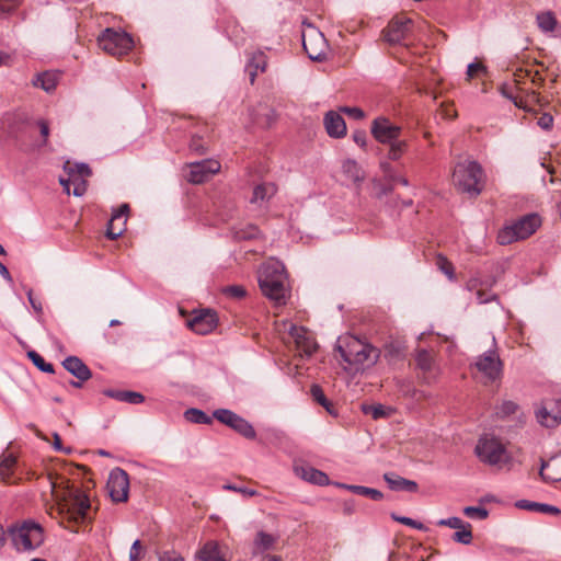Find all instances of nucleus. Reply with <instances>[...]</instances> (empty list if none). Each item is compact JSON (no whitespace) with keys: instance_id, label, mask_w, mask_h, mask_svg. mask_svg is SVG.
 <instances>
[{"instance_id":"obj_1","label":"nucleus","mask_w":561,"mask_h":561,"mask_svg":"<svg viewBox=\"0 0 561 561\" xmlns=\"http://www.w3.org/2000/svg\"><path fill=\"white\" fill-rule=\"evenodd\" d=\"M51 490L57 493V506L51 508L50 515L59 517L61 524L65 522L79 525L88 519V514L91 508L89 495L79 486L71 483L65 478L54 480L49 477Z\"/></svg>"},{"instance_id":"obj_2","label":"nucleus","mask_w":561,"mask_h":561,"mask_svg":"<svg viewBox=\"0 0 561 561\" xmlns=\"http://www.w3.org/2000/svg\"><path fill=\"white\" fill-rule=\"evenodd\" d=\"M334 351L345 363L343 369L351 374H357L374 366L380 356L377 347L354 335L339 337Z\"/></svg>"},{"instance_id":"obj_3","label":"nucleus","mask_w":561,"mask_h":561,"mask_svg":"<svg viewBox=\"0 0 561 561\" xmlns=\"http://www.w3.org/2000/svg\"><path fill=\"white\" fill-rule=\"evenodd\" d=\"M259 286L270 300L277 305L286 304L288 289L284 264L276 260L264 263L259 271Z\"/></svg>"},{"instance_id":"obj_4","label":"nucleus","mask_w":561,"mask_h":561,"mask_svg":"<svg viewBox=\"0 0 561 561\" xmlns=\"http://www.w3.org/2000/svg\"><path fill=\"white\" fill-rule=\"evenodd\" d=\"M9 134L20 150L30 151L35 147L47 145L49 125L45 119L25 121L12 126Z\"/></svg>"},{"instance_id":"obj_5","label":"nucleus","mask_w":561,"mask_h":561,"mask_svg":"<svg viewBox=\"0 0 561 561\" xmlns=\"http://www.w3.org/2000/svg\"><path fill=\"white\" fill-rule=\"evenodd\" d=\"M453 183L462 193L478 196L484 186L482 167L468 159L457 162L453 171Z\"/></svg>"},{"instance_id":"obj_6","label":"nucleus","mask_w":561,"mask_h":561,"mask_svg":"<svg viewBox=\"0 0 561 561\" xmlns=\"http://www.w3.org/2000/svg\"><path fill=\"white\" fill-rule=\"evenodd\" d=\"M540 226V217L537 214L526 215L512 225L504 227L497 233V242L502 245L530 237Z\"/></svg>"},{"instance_id":"obj_7","label":"nucleus","mask_w":561,"mask_h":561,"mask_svg":"<svg viewBox=\"0 0 561 561\" xmlns=\"http://www.w3.org/2000/svg\"><path fill=\"white\" fill-rule=\"evenodd\" d=\"M12 541L19 551H32L44 542L42 526L33 520H26L11 530Z\"/></svg>"},{"instance_id":"obj_8","label":"nucleus","mask_w":561,"mask_h":561,"mask_svg":"<svg viewBox=\"0 0 561 561\" xmlns=\"http://www.w3.org/2000/svg\"><path fill=\"white\" fill-rule=\"evenodd\" d=\"M98 45L112 56H123L133 48L134 41L128 33L108 27L99 35Z\"/></svg>"},{"instance_id":"obj_9","label":"nucleus","mask_w":561,"mask_h":561,"mask_svg":"<svg viewBox=\"0 0 561 561\" xmlns=\"http://www.w3.org/2000/svg\"><path fill=\"white\" fill-rule=\"evenodd\" d=\"M471 367L482 375L485 383L495 382L503 376V362L495 348L477 356Z\"/></svg>"},{"instance_id":"obj_10","label":"nucleus","mask_w":561,"mask_h":561,"mask_svg":"<svg viewBox=\"0 0 561 561\" xmlns=\"http://www.w3.org/2000/svg\"><path fill=\"white\" fill-rule=\"evenodd\" d=\"M478 458L490 466H500L507 461V453L504 445L496 438L483 437L476 445Z\"/></svg>"},{"instance_id":"obj_11","label":"nucleus","mask_w":561,"mask_h":561,"mask_svg":"<svg viewBox=\"0 0 561 561\" xmlns=\"http://www.w3.org/2000/svg\"><path fill=\"white\" fill-rule=\"evenodd\" d=\"M213 417L248 439H253L256 436L253 426L245 419L231 410L218 409L214 411Z\"/></svg>"},{"instance_id":"obj_12","label":"nucleus","mask_w":561,"mask_h":561,"mask_svg":"<svg viewBox=\"0 0 561 561\" xmlns=\"http://www.w3.org/2000/svg\"><path fill=\"white\" fill-rule=\"evenodd\" d=\"M302 46L311 60L322 61L327 57L328 43L323 34L314 27L302 34Z\"/></svg>"},{"instance_id":"obj_13","label":"nucleus","mask_w":561,"mask_h":561,"mask_svg":"<svg viewBox=\"0 0 561 561\" xmlns=\"http://www.w3.org/2000/svg\"><path fill=\"white\" fill-rule=\"evenodd\" d=\"M107 489L114 502H126L129 493V477L127 472L121 468L113 469L108 477Z\"/></svg>"},{"instance_id":"obj_14","label":"nucleus","mask_w":561,"mask_h":561,"mask_svg":"<svg viewBox=\"0 0 561 561\" xmlns=\"http://www.w3.org/2000/svg\"><path fill=\"white\" fill-rule=\"evenodd\" d=\"M401 127L392 124L389 118L379 116L371 123V135L374 138L381 144L389 145L394 140L399 139L401 135Z\"/></svg>"},{"instance_id":"obj_15","label":"nucleus","mask_w":561,"mask_h":561,"mask_svg":"<svg viewBox=\"0 0 561 561\" xmlns=\"http://www.w3.org/2000/svg\"><path fill=\"white\" fill-rule=\"evenodd\" d=\"M190 172L187 181L193 184H202L220 171V163L217 160L206 159L199 162L187 164Z\"/></svg>"},{"instance_id":"obj_16","label":"nucleus","mask_w":561,"mask_h":561,"mask_svg":"<svg viewBox=\"0 0 561 561\" xmlns=\"http://www.w3.org/2000/svg\"><path fill=\"white\" fill-rule=\"evenodd\" d=\"M412 24L413 22L409 18H393L389 22L388 26L382 31L385 41L391 45L402 43V41H404L408 37Z\"/></svg>"},{"instance_id":"obj_17","label":"nucleus","mask_w":561,"mask_h":561,"mask_svg":"<svg viewBox=\"0 0 561 561\" xmlns=\"http://www.w3.org/2000/svg\"><path fill=\"white\" fill-rule=\"evenodd\" d=\"M537 421L546 427H556L561 423V399L547 400L536 412Z\"/></svg>"},{"instance_id":"obj_18","label":"nucleus","mask_w":561,"mask_h":561,"mask_svg":"<svg viewBox=\"0 0 561 561\" xmlns=\"http://www.w3.org/2000/svg\"><path fill=\"white\" fill-rule=\"evenodd\" d=\"M187 325L197 334H208L217 325V314L211 310L194 312L193 317L187 321Z\"/></svg>"},{"instance_id":"obj_19","label":"nucleus","mask_w":561,"mask_h":561,"mask_svg":"<svg viewBox=\"0 0 561 561\" xmlns=\"http://www.w3.org/2000/svg\"><path fill=\"white\" fill-rule=\"evenodd\" d=\"M289 335L301 357H310L317 351V343L302 327L291 325Z\"/></svg>"},{"instance_id":"obj_20","label":"nucleus","mask_w":561,"mask_h":561,"mask_svg":"<svg viewBox=\"0 0 561 561\" xmlns=\"http://www.w3.org/2000/svg\"><path fill=\"white\" fill-rule=\"evenodd\" d=\"M128 213V204H122L116 210H114L106 228V237L110 240H116L123 234Z\"/></svg>"},{"instance_id":"obj_21","label":"nucleus","mask_w":561,"mask_h":561,"mask_svg":"<svg viewBox=\"0 0 561 561\" xmlns=\"http://www.w3.org/2000/svg\"><path fill=\"white\" fill-rule=\"evenodd\" d=\"M252 122L260 127H271L277 118L276 112L273 107L265 103H260L250 112Z\"/></svg>"},{"instance_id":"obj_22","label":"nucleus","mask_w":561,"mask_h":561,"mask_svg":"<svg viewBox=\"0 0 561 561\" xmlns=\"http://www.w3.org/2000/svg\"><path fill=\"white\" fill-rule=\"evenodd\" d=\"M324 127L330 137L342 138L346 135V124L344 118L336 112L330 111L325 114Z\"/></svg>"},{"instance_id":"obj_23","label":"nucleus","mask_w":561,"mask_h":561,"mask_svg":"<svg viewBox=\"0 0 561 561\" xmlns=\"http://www.w3.org/2000/svg\"><path fill=\"white\" fill-rule=\"evenodd\" d=\"M539 473L547 482L561 481V453L543 461Z\"/></svg>"},{"instance_id":"obj_24","label":"nucleus","mask_w":561,"mask_h":561,"mask_svg":"<svg viewBox=\"0 0 561 561\" xmlns=\"http://www.w3.org/2000/svg\"><path fill=\"white\" fill-rule=\"evenodd\" d=\"M62 366L80 381H87L92 377L90 368L77 356H68L65 358Z\"/></svg>"},{"instance_id":"obj_25","label":"nucleus","mask_w":561,"mask_h":561,"mask_svg":"<svg viewBox=\"0 0 561 561\" xmlns=\"http://www.w3.org/2000/svg\"><path fill=\"white\" fill-rule=\"evenodd\" d=\"M267 66V57L263 51L252 54L245 66L251 84L254 83L259 72H264Z\"/></svg>"},{"instance_id":"obj_26","label":"nucleus","mask_w":561,"mask_h":561,"mask_svg":"<svg viewBox=\"0 0 561 561\" xmlns=\"http://www.w3.org/2000/svg\"><path fill=\"white\" fill-rule=\"evenodd\" d=\"M383 480L393 491L416 492L419 488L415 481L408 480L392 472L385 473Z\"/></svg>"},{"instance_id":"obj_27","label":"nucleus","mask_w":561,"mask_h":561,"mask_svg":"<svg viewBox=\"0 0 561 561\" xmlns=\"http://www.w3.org/2000/svg\"><path fill=\"white\" fill-rule=\"evenodd\" d=\"M515 506L519 510H526L529 512H539L542 514H550V515H558L561 513V511L553 505L545 504V503H538V502H531L527 500H519L515 503Z\"/></svg>"},{"instance_id":"obj_28","label":"nucleus","mask_w":561,"mask_h":561,"mask_svg":"<svg viewBox=\"0 0 561 561\" xmlns=\"http://www.w3.org/2000/svg\"><path fill=\"white\" fill-rule=\"evenodd\" d=\"M196 561H226L216 541L206 542L196 554Z\"/></svg>"},{"instance_id":"obj_29","label":"nucleus","mask_w":561,"mask_h":561,"mask_svg":"<svg viewBox=\"0 0 561 561\" xmlns=\"http://www.w3.org/2000/svg\"><path fill=\"white\" fill-rule=\"evenodd\" d=\"M518 92V99L523 102V104L516 105L517 107L527 112H535L533 107L534 105L542 106L540 95L534 88H526V90Z\"/></svg>"},{"instance_id":"obj_30","label":"nucleus","mask_w":561,"mask_h":561,"mask_svg":"<svg viewBox=\"0 0 561 561\" xmlns=\"http://www.w3.org/2000/svg\"><path fill=\"white\" fill-rule=\"evenodd\" d=\"M104 394L130 404H140L145 401V397L140 392L136 391L107 389L104 391Z\"/></svg>"},{"instance_id":"obj_31","label":"nucleus","mask_w":561,"mask_h":561,"mask_svg":"<svg viewBox=\"0 0 561 561\" xmlns=\"http://www.w3.org/2000/svg\"><path fill=\"white\" fill-rule=\"evenodd\" d=\"M59 80V75L54 71H44L38 73L34 80L33 84L35 87L42 88L46 92H51L56 89V85Z\"/></svg>"},{"instance_id":"obj_32","label":"nucleus","mask_w":561,"mask_h":561,"mask_svg":"<svg viewBox=\"0 0 561 561\" xmlns=\"http://www.w3.org/2000/svg\"><path fill=\"white\" fill-rule=\"evenodd\" d=\"M300 476L304 480L317 485L329 484V477L327 476V473L312 467L300 468Z\"/></svg>"},{"instance_id":"obj_33","label":"nucleus","mask_w":561,"mask_h":561,"mask_svg":"<svg viewBox=\"0 0 561 561\" xmlns=\"http://www.w3.org/2000/svg\"><path fill=\"white\" fill-rule=\"evenodd\" d=\"M337 485L340 488L346 489L355 494L370 497L374 501H380L383 499V494L377 489L363 486V485H355V484H344V483H339Z\"/></svg>"},{"instance_id":"obj_34","label":"nucleus","mask_w":561,"mask_h":561,"mask_svg":"<svg viewBox=\"0 0 561 561\" xmlns=\"http://www.w3.org/2000/svg\"><path fill=\"white\" fill-rule=\"evenodd\" d=\"M15 465L16 458L14 455L3 454L0 457V479L2 481L10 482Z\"/></svg>"},{"instance_id":"obj_35","label":"nucleus","mask_w":561,"mask_h":561,"mask_svg":"<svg viewBox=\"0 0 561 561\" xmlns=\"http://www.w3.org/2000/svg\"><path fill=\"white\" fill-rule=\"evenodd\" d=\"M342 171L353 183H358L364 180L362 169L354 160H345L342 164Z\"/></svg>"},{"instance_id":"obj_36","label":"nucleus","mask_w":561,"mask_h":561,"mask_svg":"<svg viewBox=\"0 0 561 561\" xmlns=\"http://www.w3.org/2000/svg\"><path fill=\"white\" fill-rule=\"evenodd\" d=\"M276 193V187L272 183L256 185L253 190L251 203L263 202L271 198Z\"/></svg>"},{"instance_id":"obj_37","label":"nucleus","mask_w":561,"mask_h":561,"mask_svg":"<svg viewBox=\"0 0 561 561\" xmlns=\"http://www.w3.org/2000/svg\"><path fill=\"white\" fill-rule=\"evenodd\" d=\"M184 417L186 421L194 424H210L213 422V417L207 415L204 411L195 408L187 409L184 412Z\"/></svg>"},{"instance_id":"obj_38","label":"nucleus","mask_w":561,"mask_h":561,"mask_svg":"<svg viewBox=\"0 0 561 561\" xmlns=\"http://www.w3.org/2000/svg\"><path fill=\"white\" fill-rule=\"evenodd\" d=\"M537 23L542 32H552L557 26V19L551 11L541 12L537 15Z\"/></svg>"},{"instance_id":"obj_39","label":"nucleus","mask_w":561,"mask_h":561,"mask_svg":"<svg viewBox=\"0 0 561 561\" xmlns=\"http://www.w3.org/2000/svg\"><path fill=\"white\" fill-rule=\"evenodd\" d=\"M530 69L531 68H517L513 73V83L515 84L517 91L526 90V81L530 78Z\"/></svg>"},{"instance_id":"obj_40","label":"nucleus","mask_w":561,"mask_h":561,"mask_svg":"<svg viewBox=\"0 0 561 561\" xmlns=\"http://www.w3.org/2000/svg\"><path fill=\"white\" fill-rule=\"evenodd\" d=\"M415 362L417 367L424 373H428L432 370L433 357L430 352L426 350H420L416 353Z\"/></svg>"},{"instance_id":"obj_41","label":"nucleus","mask_w":561,"mask_h":561,"mask_svg":"<svg viewBox=\"0 0 561 561\" xmlns=\"http://www.w3.org/2000/svg\"><path fill=\"white\" fill-rule=\"evenodd\" d=\"M453 539L456 542L462 545H469L472 541V529L469 523H466L462 528L456 529V533L453 535Z\"/></svg>"},{"instance_id":"obj_42","label":"nucleus","mask_w":561,"mask_h":561,"mask_svg":"<svg viewBox=\"0 0 561 561\" xmlns=\"http://www.w3.org/2000/svg\"><path fill=\"white\" fill-rule=\"evenodd\" d=\"M275 538L264 531H259L254 540L256 550L265 551L273 547Z\"/></svg>"},{"instance_id":"obj_43","label":"nucleus","mask_w":561,"mask_h":561,"mask_svg":"<svg viewBox=\"0 0 561 561\" xmlns=\"http://www.w3.org/2000/svg\"><path fill=\"white\" fill-rule=\"evenodd\" d=\"M65 170L68 172L70 176L79 175L81 178H84L90 176L92 174L90 167L85 163L70 164L69 162H67L65 165Z\"/></svg>"},{"instance_id":"obj_44","label":"nucleus","mask_w":561,"mask_h":561,"mask_svg":"<svg viewBox=\"0 0 561 561\" xmlns=\"http://www.w3.org/2000/svg\"><path fill=\"white\" fill-rule=\"evenodd\" d=\"M27 357L32 363L44 373H54V366L50 363H46L45 359L35 351H28Z\"/></svg>"},{"instance_id":"obj_45","label":"nucleus","mask_w":561,"mask_h":561,"mask_svg":"<svg viewBox=\"0 0 561 561\" xmlns=\"http://www.w3.org/2000/svg\"><path fill=\"white\" fill-rule=\"evenodd\" d=\"M310 393L316 402L322 405L328 412H331V402L327 399L322 388L319 385H312Z\"/></svg>"},{"instance_id":"obj_46","label":"nucleus","mask_w":561,"mask_h":561,"mask_svg":"<svg viewBox=\"0 0 561 561\" xmlns=\"http://www.w3.org/2000/svg\"><path fill=\"white\" fill-rule=\"evenodd\" d=\"M389 152L388 158L391 160H398L405 152L408 144L405 140L397 139L393 142L389 144Z\"/></svg>"},{"instance_id":"obj_47","label":"nucleus","mask_w":561,"mask_h":561,"mask_svg":"<svg viewBox=\"0 0 561 561\" xmlns=\"http://www.w3.org/2000/svg\"><path fill=\"white\" fill-rule=\"evenodd\" d=\"M362 410L365 414L371 415L374 420L386 417L388 415L387 409L382 404H364Z\"/></svg>"},{"instance_id":"obj_48","label":"nucleus","mask_w":561,"mask_h":561,"mask_svg":"<svg viewBox=\"0 0 561 561\" xmlns=\"http://www.w3.org/2000/svg\"><path fill=\"white\" fill-rule=\"evenodd\" d=\"M501 94L511 101L514 102L515 105L523 104V102L518 99L519 92L515 88V84L504 83L500 87Z\"/></svg>"},{"instance_id":"obj_49","label":"nucleus","mask_w":561,"mask_h":561,"mask_svg":"<svg viewBox=\"0 0 561 561\" xmlns=\"http://www.w3.org/2000/svg\"><path fill=\"white\" fill-rule=\"evenodd\" d=\"M385 356L390 360L401 359L403 357V348L397 343L387 344L385 348Z\"/></svg>"},{"instance_id":"obj_50","label":"nucleus","mask_w":561,"mask_h":561,"mask_svg":"<svg viewBox=\"0 0 561 561\" xmlns=\"http://www.w3.org/2000/svg\"><path fill=\"white\" fill-rule=\"evenodd\" d=\"M391 518L400 524H403L405 526H410L412 528H416L419 530H426V526L415 519H412L410 517H405V516H399L394 513H391Z\"/></svg>"},{"instance_id":"obj_51","label":"nucleus","mask_w":561,"mask_h":561,"mask_svg":"<svg viewBox=\"0 0 561 561\" xmlns=\"http://www.w3.org/2000/svg\"><path fill=\"white\" fill-rule=\"evenodd\" d=\"M436 265L438 266V268L445 274L448 276L449 279H453L454 278V265L451 262H449L447 260V257L443 256V255H437V259H436Z\"/></svg>"},{"instance_id":"obj_52","label":"nucleus","mask_w":561,"mask_h":561,"mask_svg":"<svg viewBox=\"0 0 561 561\" xmlns=\"http://www.w3.org/2000/svg\"><path fill=\"white\" fill-rule=\"evenodd\" d=\"M191 151L197 154H205L207 152V147L203 140V137L199 135H193L190 141Z\"/></svg>"},{"instance_id":"obj_53","label":"nucleus","mask_w":561,"mask_h":561,"mask_svg":"<svg viewBox=\"0 0 561 561\" xmlns=\"http://www.w3.org/2000/svg\"><path fill=\"white\" fill-rule=\"evenodd\" d=\"M19 5V0H0V19L9 16Z\"/></svg>"},{"instance_id":"obj_54","label":"nucleus","mask_w":561,"mask_h":561,"mask_svg":"<svg viewBox=\"0 0 561 561\" xmlns=\"http://www.w3.org/2000/svg\"><path fill=\"white\" fill-rule=\"evenodd\" d=\"M463 514L467 517H478L479 519H485L489 516V512L480 506H467L463 508Z\"/></svg>"},{"instance_id":"obj_55","label":"nucleus","mask_w":561,"mask_h":561,"mask_svg":"<svg viewBox=\"0 0 561 561\" xmlns=\"http://www.w3.org/2000/svg\"><path fill=\"white\" fill-rule=\"evenodd\" d=\"M224 293L232 298H243L247 294L245 288L240 285L228 286L224 289Z\"/></svg>"},{"instance_id":"obj_56","label":"nucleus","mask_w":561,"mask_h":561,"mask_svg":"<svg viewBox=\"0 0 561 561\" xmlns=\"http://www.w3.org/2000/svg\"><path fill=\"white\" fill-rule=\"evenodd\" d=\"M466 523L459 518V517H449V518H446V519H440L437 522V525L438 526H447V527H450V528H454V529H459V528H462V526L465 525Z\"/></svg>"},{"instance_id":"obj_57","label":"nucleus","mask_w":561,"mask_h":561,"mask_svg":"<svg viewBox=\"0 0 561 561\" xmlns=\"http://www.w3.org/2000/svg\"><path fill=\"white\" fill-rule=\"evenodd\" d=\"M144 554V548L140 540H135L129 551V561H139Z\"/></svg>"},{"instance_id":"obj_58","label":"nucleus","mask_w":561,"mask_h":561,"mask_svg":"<svg viewBox=\"0 0 561 561\" xmlns=\"http://www.w3.org/2000/svg\"><path fill=\"white\" fill-rule=\"evenodd\" d=\"M340 111L354 119H363L365 117L364 111L359 107L343 106Z\"/></svg>"},{"instance_id":"obj_59","label":"nucleus","mask_w":561,"mask_h":561,"mask_svg":"<svg viewBox=\"0 0 561 561\" xmlns=\"http://www.w3.org/2000/svg\"><path fill=\"white\" fill-rule=\"evenodd\" d=\"M159 561H184V558L174 550H165L159 553Z\"/></svg>"},{"instance_id":"obj_60","label":"nucleus","mask_w":561,"mask_h":561,"mask_svg":"<svg viewBox=\"0 0 561 561\" xmlns=\"http://www.w3.org/2000/svg\"><path fill=\"white\" fill-rule=\"evenodd\" d=\"M538 126H540L545 130H550L553 126V117L549 113H543L537 122Z\"/></svg>"},{"instance_id":"obj_61","label":"nucleus","mask_w":561,"mask_h":561,"mask_svg":"<svg viewBox=\"0 0 561 561\" xmlns=\"http://www.w3.org/2000/svg\"><path fill=\"white\" fill-rule=\"evenodd\" d=\"M529 81L534 88H540L545 83V78L542 77L539 70H534L531 68Z\"/></svg>"},{"instance_id":"obj_62","label":"nucleus","mask_w":561,"mask_h":561,"mask_svg":"<svg viewBox=\"0 0 561 561\" xmlns=\"http://www.w3.org/2000/svg\"><path fill=\"white\" fill-rule=\"evenodd\" d=\"M486 69L482 64L479 62H472L468 66L467 69V77L468 79H472L474 76H477L480 72H485Z\"/></svg>"},{"instance_id":"obj_63","label":"nucleus","mask_w":561,"mask_h":561,"mask_svg":"<svg viewBox=\"0 0 561 561\" xmlns=\"http://www.w3.org/2000/svg\"><path fill=\"white\" fill-rule=\"evenodd\" d=\"M476 295H477V300H478L479 304H486L489 301H492L496 297L491 291L484 290L482 288L478 289Z\"/></svg>"},{"instance_id":"obj_64","label":"nucleus","mask_w":561,"mask_h":561,"mask_svg":"<svg viewBox=\"0 0 561 561\" xmlns=\"http://www.w3.org/2000/svg\"><path fill=\"white\" fill-rule=\"evenodd\" d=\"M517 408L518 407H517V404L515 402H513V401H505L501 405V413L504 414V415H510V414L515 413Z\"/></svg>"}]
</instances>
